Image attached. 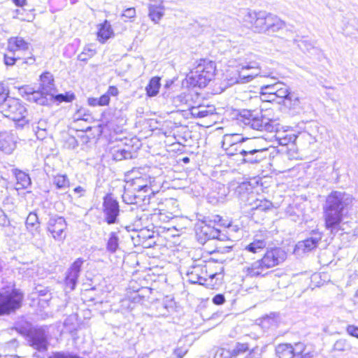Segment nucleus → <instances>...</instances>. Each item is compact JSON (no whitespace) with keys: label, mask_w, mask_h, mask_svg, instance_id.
<instances>
[{"label":"nucleus","mask_w":358,"mask_h":358,"mask_svg":"<svg viewBox=\"0 0 358 358\" xmlns=\"http://www.w3.org/2000/svg\"><path fill=\"white\" fill-rule=\"evenodd\" d=\"M322 238V233L318 230H313L310 236L304 241H299L295 246L294 252H308L315 249Z\"/></svg>","instance_id":"15"},{"label":"nucleus","mask_w":358,"mask_h":358,"mask_svg":"<svg viewBox=\"0 0 358 358\" xmlns=\"http://www.w3.org/2000/svg\"><path fill=\"white\" fill-rule=\"evenodd\" d=\"M271 74L272 73H265L262 72L256 62L243 63L239 64L234 70L231 71L227 76V79L229 85L247 83L258 76L274 78Z\"/></svg>","instance_id":"6"},{"label":"nucleus","mask_w":358,"mask_h":358,"mask_svg":"<svg viewBox=\"0 0 358 358\" xmlns=\"http://www.w3.org/2000/svg\"><path fill=\"white\" fill-rule=\"evenodd\" d=\"M95 54V51L90 48L85 47L84 48L83 52L78 55V59L80 61L85 62L87 61L90 58L93 57Z\"/></svg>","instance_id":"40"},{"label":"nucleus","mask_w":358,"mask_h":358,"mask_svg":"<svg viewBox=\"0 0 358 358\" xmlns=\"http://www.w3.org/2000/svg\"><path fill=\"white\" fill-rule=\"evenodd\" d=\"M214 358H235L231 350L224 348H219L216 350Z\"/></svg>","instance_id":"43"},{"label":"nucleus","mask_w":358,"mask_h":358,"mask_svg":"<svg viewBox=\"0 0 358 358\" xmlns=\"http://www.w3.org/2000/svg\"><path fill=\"white\" fill-rule=\"evenodd\" d=\"M9 98L8 94H0V109L2 110L3 103Z\"/></svg>","instance_id":"60"},{"label":"nucleus","mask_w":358,"mask_h":358,"mask_svg":"<svg viewBox=\"0 0 358 358\" xmlns=\"http://www.w3.org/2000/svg\"><path fill=\"white\" fill-rule=\"evenodd\" d=\"M271 206L272 203L268 200H257L255 201V206L252 207V209L256 208L264 211L271 208Z\"/></svg>","instance_id":"42"},{"label":"nucleus","mask_w":358,"mask_h":358,"mask_svg":"<svg viewBox=\"0 0 358 358\" xmlns=\"http://www.w3.org/2000/svg\"><path fill=\"white\" fill-rule=\"evenodd\" d=\"M275 351L279 358H293V350L291 344H280L276 347Z\"/></svg>","instance_id":"31"},{"label":"nucleus","mask_w":358,"mask_h":358,"mask_svg":"<svg viewBox=\"0 0 358 358\" xmlns=\"http://www.w3.org/2000/svg\"><path fill=\"white\" fill-rule=\"evenodd\" d=\"M278 87L275 90V98H280L284 100L285 104H287V102H297L298 98L293 94L289 92V87L280 82H278Z\"/></svg>","instance_id":"22"},{"label":"nucleus","mask_w":358,"mask_h":358,"mask_svg":"<svg viewBox=\"0 0 358 358\" xmlns=\"http://www.w3.org/2000/svg\"><path fill=\"white\" fill-rule=\"evenodd\" d=\"M287 258L286 252L280 248L268 249L264 256L249 266L243 268L245 277L254 278L265 275V271L282 264Z\"/></svg>","instance_id":"3"},{"label":"nucleus","mask_w":358,"mask_h":358,"mask_svg":"<svg viewBox=\"0 0 358 358\" xmlns=\"http://www.w3.org/2000/svg\"><path fill=\"white\" fill-rule=\"evenodd\" d=\"M298 46L303 52H310L311 50L316 51V49L313 45L306 39H301L299 41Z\"/></svg>","instance_id":"39"},{"label":"nucleus","mask_w":358,"mask_h":358,"mask_svg":"<svg viewBox=\"0 0 358 358\" xmlns=\"http://www.w3.org/2000/svg\"><path fill=\"white\" fill-rule=\"evenodd\" d=\"M249 349L250 346L248 343H237L234 348L231 350V352H233V357L236 358L238 355L245 352L249 350Z\"/></svg>","instance_id":"37"},{"label":"nucleus","mask_w":358,"mask_h":358,"mask_svg":"<svg viewBox=\"0 0 358 358\" xmlns=\"http://www.w3.org/2000/svg\"><path fill=\"white\" fill-rule=\"evenodd\" d=\"M256 138H247L241 136L238 134H225L223 138V145H236L241 143H251Z\"/></svg>","instance_id":"27"},{"label":"nucleus","mask_w":358,"mask_h":358,"mask_svg":"<svg viewBox=\"0 0 358 358\" xmlns=\"http://www.w3.org/2000/svg\"><path fill=\"white\" fill-rule=\"evenodd\" d=\"M148 5V16L150 19L157 24L164 15L163 0H150Z\"/></svg>","instance_id":"18"},{"label":"nucleus","mask_w":358,"mask_h":358,"mask_svg":"<svg viewBox=\"0 0 358 358\" xmlns=\"http://www.w3.org/2000/svg\"><path fill=\"white\" fill-rule=\"evenodd\" d=\"M111 34V30L110 26L102 25L98 31V37L102 39V42L108 39Z\"/></svg>","instance_id":"38"},{"label":"nucleus","mask_w":358,"mask_h":358,"mask_svg":"<svg viewBox=\"0 0 358 358\" xmlns=\"http://www.w3.org/2000/svg\"><path fill=\"white\" fill-rule=\"evenodd\" d=\"M217 233H218V234H217V236H215L214 239H217V240L221 241H224L229 240L227 235L224 234V233H222L220 230L217 229Z\"/></svg>","instance_id":"56"},{"label":"nucleus","mask_w":358,"mask_h":358,"mask_svg":"<svg viewBox=\"0 0 358 358\" xmlns=\"http://www.w3.org/2000/svg\"><path fill=\"white\" fill-rule=\"evenodd\" d=\"M160 85V78L159 77L151 78L145 88L147 95L150 97L156 96L159 92Z\"/></svg>","instance_id":"32"},{"label":"nucleus","mask_w":358,"mask_h":358,"mask_svg":"<svg viewBox=\"0 0 358 358\" xmlns=\"http://www.w3.org/2000/svg\"><path fill=\"white\" fill-rule=\"evenodd\" d=\"M122 16L129 19L134 18L136 16V9L133 7L128 8L126 10H124Z\"/></svg>","instance_id":"48"},{"label":"nucleus","mask_w":358,"mask_h":358,"mask_svg":"<svg viewBox=\"0 0 358 358\" xmlns=\"http://www.w3.org/2000/svg\"><path fill=\"white\" fill-rule=\"evenodd\" d=\"M30 44L22 37H11L8 41V50L14 55L16 51L28 50Z\"/></svg>","instance_id":"23"},{"label":"nucleus","mask_w":358,"mask_h":358,"mask_svg":"<svg viewBox=\"0 0 358 358\" xmlns=\"http://www.w3.org/2000/svg\"><path fill=\"white\" fill-rule=\"evenodd\" d=\"M189 110L194 117L203 118L213 115L214 110L211 106H199L191 107Z\"/></svg>","instance_id":"29"},{"label":"nucleus","mask_w":358,"mask_h":358,"mask_svg":"<svg viewBox=\"0 0 358 358\" xmlns=\"http://www.w3.org/2000/svg\"><path fill=\"white\" fill-rule=\"evenodd\" d=\"M147 195L136 194L131 195L129 192H125L122 199L123 201L128 204H138L141 201H145L146 200Z\"/></svg>","instance_id":"35"},{"label":"nucleus","mask_w":358,"mask_h":358,"mask_svg":"<svg viewBox=\"0 0 358 358\" xmlns=\"http://www.w3.org/2000/svg\"><path fill=\"white\" fill-rule=\"evenodd\" d=\"M73 192L76 194H78L79 195V196L80 197V196H84L86 190H85V189L83 187L78 186L76 188H74Z\"/></svg>","instance_id":"58"},{"label":"nucleus","mask_w":358,"mask_h":358,"mask_svg":"<svg viewBox=\"0 0 358 358\" xmlns=\"http://www.w3.org/2000/svg\"><path fill=\"white\" fill-rule=\"evenodd\" d=\"M243 22L255 33L271 35L285 27V22L279 17L266 10L245 8L241 10Z\"/></svg>","instance_id":"1"},{"label":"nucleus","mask_w":358,"mask_h":358,"mask_svg":"<svg viewBox=\"0 0 358 358\" xmlns=\"http://www.w3.org/2000/svg\"><path fill=\"white\" fill-rule=\"evenodd\" d=\"M346 331L350 336L358 338V327L355 325H348L346 328Z\"/></svg>","instance_id":"50"},{"label":"nucleus","mask_w":358,"mask_h":358,"mask_svg":"<svg viewBox=\"0 0 358 358\" xmlns=\"http://www.w3.org/2000/svg\"><path fill=\"white\" fill-rule=\"evenodd\" d=\"M130 155V153L125 150H121L117 151L115 155V159L117 160H121L122 159H127L128 156Z\"/></svg>","instance_id":"51"},{"label":"nucleus","mask_w":358,"mask_h":358,"mask_svg":"<svg viewBox=\"0 0 358 358\" xmlns=\"http://www.w3.org/2000/svg\"><path fill=\"white\" fill-rule=\"evenodd\" d=\"M24 294L13 286L0 289V316L9 315L21 308Z\"/></svg>","instance_id":"7"},{"label":"nucleus","mask_w":358,"mask_h":358,"mask_svg":"<svg viewBox=\"0 0 358 358\" xmlns=\"http://www.w3.org/2000/svg\"><path fill=\"white\" fill-rule=\"evenodd\" d=\"M98 99L100 106H107L110 103V97L108 94H104Z\"/></svg>","instance_id":"54"},{"label":"nucleus","mask_w":358,"mask_h":358,"mask_svg":"<svg viewBox=\"0 0 358 358\" xmlns=\"http://www.w3.org/2000/svg\"><path fill=\"white\" fill-rule=\"evenodd\" d=\"M45 94H50L53 96L52 92L55 91L54 78L51 73L45 72L40 76V87Z\"/></svg>","instance_id":"24"},{"label":"nucleus","mask_w":358,"mask_h":358,"mask_svg":"<svg viewBox=\"0 0 358 358\" xmlns=\"http://www.w3.org/2000/svg\"><path fill=\"white\" fill-rule=\"evenodd\" d=\"M16 143L12 134H6L0 138V150L10 154L15 149Z\"/></svg>","instance_id":"25"},{"label":"nucleus","mask_w":358,"mask_h":358,"mask_svg":"<svg viewBox=\"0 0 358 358\" xmlns=\"http://www.w3.org/2000/svg\"><path fill=\"white\" fill-rule=\"evenodd\" d=\"M29 345L34 349L43 352L48 350V335L43 328L34 329L28 334Z\"/></svg>","instance_id":"13"},{"label":"nucleus","mask_w":358,"mask_h":358,"mask_svg":"<svg viewBox=\"0 0 358 358\" xmlns=\"http://www.w3.org/2000/svg\"><path fill=\"white\" fill-rule=\"evenodd\" d=\"M150 178L147 177H139L132 180V185L134 190L138 194L141 192L148 194V195L153 193V190L150 187Z\"/></svg>","instance_id":"20"},{"label":"nucleus","mask_w":358,"mask_h":358,"mask_svg":"<svg viewBox=\"0 0 358 358\" xmlns=\"http://www.w3.org/2000/svg\"><path fill=\"white\" fill-rule=\"evenodd\" d=\"M85 262L83 258L76 259L67 271L65 279L66 285L71 290H73L76 286L80 276L81 267Z\"/></svg>","instance_id":"17"},{"label":"nucleus","mask_w":358,"mask_h":358,"mask_svg":"<svg viewBox=\"0 0 358 358\" xmlns=\"http://www.w3.org/2000/svg\"><path fill=\"white\" fill-rule=\"evenodd\" d=\"M215 69V64L213 62L200 60L194 70L188 76L189 83L194 87H205L214 77Z\"/></svg>","instance_id":"8"},{"label":"nucleus","mask_w":358,"mask_h":358,"mask_svg":"<svg viewBox=\"0 0 358 358\" xmlns=\"http://www.w3.org/2000/svg\"><path fill=\"white\" fill-rule=\"evenodd\" d=\"M278 87V82L273 84L263 85L261 87V93L262 95L268 94L271 96V101H275V90Z\"/></svg>","instance_id":"36"},{"label":"nucleus","mask_w":358,"mask_h":358,"mask_svg":"<svg viewBox=\"0 0 358 358\" xmlns=\"http://www.w3.org/2000/svg\"><path fill=\"white\" fill-rule=\"evenodd\" d=\"M237 122L244 127L268 132L277 131L278 124L273 120L263 116L255 110H243L237 116Z\"/></svg>","instance_id":"4"},{"label":"nucleus","mask_w":358,"mask_h":358,"mask_svg":"<svg viewBox=\"0 0 358 358\" xmlns=\"http://www.w3.org/2000/svg\"><path fill=\"white\" fill-rule=\"evenodd\" d=\"M138 236L143 239H146V238L150 239V238H153V232L150 231L148 229H141L140 231Z\"/></svg>","instance_id":"49"},{"label":"nucleus","mask_w":358,"mask_h":358,"mask_svg":"<svg viewBox=\"0 0 358 358\" xmlns=\"http://www.w3.org/2000/svg\"><path fill=\"white\" fill-rule=\"evenodd\" d=\"M270 233L268 231H259L253 238L251 243L245 246L242 250L243 258L255 259V254L261 252L269 242Z\"/></svg>","instance_id":"9"},{"label":"nucleus","mask_w":358,"mask_h":358,"mask_svg":"<svg viewBox=\"0 0 358 358\" xmlns=\"http://www.w3.org/2000/svg\"><path fill=\"white\" fill-rule=\"evenodd\" d=\"M87 102L88 104L91 106H99V101L98 98H89Z\"/></svg>","instance_id":"59"},{"label":"nucleus","mask_w":358,"mask_h":358,"mask_svg":"<svg viewBox=\"0 0 358 358\" xmlns=\"http://www.w3.org/2000/svg\"><path fill=\"white\" fill-rule=\"evenodd\" d=\"M34 117L37 118L36 121L31 123L33 125V130L34 131L37 138L43 139L46 136V130L48 123L45 120L39 119L35 113H31Z\"/></svg>","instance_id":"26"},{"label":"nucleus","mask_w":358,"mask_h":358,"mask_svg":"<svg viewBox=\"0 0 358 358\" xmlns=\"http://www.w3.org/2000/svg\"><path fill=\"white\" fill-rule=\"evenodd\" d=\"M69 141V144L72 146L73 148L78 146V143L75 138L71 137Z\"/></svg>","instance_id":"61"},{"label":"nucleus","mask_w":358,"mask_h":358,"mask_svg":"<svg viewBox=\"0 0 358 358\" xmlns=\"http://www.w3.org/2000/svg\"><path fill=\"white\" fill-rule=\"evenodd\" d=\"M54 98L59 102H71L75 99V95L73 93L69 92L65 94H57Z\"/></svg>","instance_id":"41"},{"label":"nucleus","mask_w":358,"mask_h":358,"mask_svg":"<svg viewBox=\"0 0 358 358\" xmlns=\"http://www.w3.org/2000/svg\"><path fill=\"white\" fill-rule=\"evenodd\" d=\"M119 93V90L118 89L115 87V86H110L107 92L106 93V94H108V96H117Z\"/></svg>","instance_id":"55"},{"label":"nucleus","mask_w":358,"mask_h":358,"mask_svg":"<svg viewBox=\"0 0 358 358\" xmlns=\"http://www.w3.org/2000/svg\"><path fill=\"white\" fill-rule=\"evenodd\" d=\"M66 222L62 217H50L48 222V231L51 234L52 237L58 241L65 239L66 229Z\"/></svg>","instance_id":"14"},{"label":"nucleus","mask_w":358,"mask_h":358,"mask_svg":"<svg viewBox=\"0 0 358 358\" xmlns=\"http://www.w3.org/2000/svg\"><path fill=\"white\" fill-rule=\"evenodd\" d=\"M217 234H218L217 229L212 226L210 222L207 223L206 221L201 222L196 229V236L201 244H204L206 241L214 239Z\"/></svg>","instance_id":"16"},{"label":"nucleus","mask_w":358,"mask_h":358,"mask_svg":"<svg viewBox=\"0 0 358 358\" xmlns=\"http://www.w3.org/2000/svg\"><path fill=\"white\" fill-rule=\"evenodd\" d=\"M38 224V216L34 213H30L26 220V226L27 229L34 227Z\"/></svg>","instance_id":"45"},{"label":"nucleus","mask_w":358,"mask_h":358,"mask_svg":"<svg viewBox=\"0 0 358 358\" xmlns=\"http://www.w3.org/2000/svg\"><path fill=\"white\" fill-rule=\"evenodd\" d=\"M15 178L17 180V185H19V189H26L31 185V179L28 174L21 171H16Z\"/></svg>","instance_id":"33"},{"label":"nucleus","mask_w":358,"mask_h":358,"mask_svg":"<svg viewBox=\"0 0 358 358\" xmlns=\"http://www.w3.org/2000/svg\"><path fill=\"white\" fill-rule=\"evenodd\" d=\"M306 346L303 343H296L294 345H292L293 350V357L298 356H303V354L305 351Z\"/></svg>","instance_id":"44"},{"label":"nucleus","mask_w":358,"mask_h":358,"mask_svg":"<svg viewBox=\"0 0 358 358\" xmlns=\"http://www.w3.org/2000/svg\"><path fill=\"white\" fill-rule=\"evenodd\" d=\"M217 274L208 272V268L206 264H199L194 263L187 271L188 280L192 284L203 285L208 278H214Z\"/></svg>","instance_id":"11"},{"label":"nucleus","mask_w":358,"mask_h":358,"mask_svg":"<svg viewBox=\"0 0 358 358\" xmlns=\"http://www.w3.org/2000/svg\"><path fill=\"white\" fill-rule=\"evenodd\" d=\"M34 62H35V58L34 57H29L25 59V60L24 62V63L29 64V65L34 64Z\"/></svg>","instance_id":"62"},{"label":"nucleus","mask_w":358,"mask_h":358,"mask_svg":"<svg viewBox=\"0 0 358 358\" xmlns=\"http://www.w3.org/2000/svg\"><path fill=\"white\" fill-rule=\"evenodd\" d=\"M52 182L57 189L62 190H66L70 184L69 180L66 175H57L54 176Z\"/></svg>","instance_id":"34"},{"label":"nucleus","mask_w":358,"mask_h":358,"mask_svg":"<svg viewBox=\"0 0 358 358\" xmlns=\"http://www.w3.org/2000/svg\"><path fill=\"white\" fill-rule=\"evenodd\" d=\"M17 58L15 57L13 55L10 56L8 54L4 55V64L6 66H13L15 64Z\"/></svg>","instance_id":"47"},{"label":"nucleus","mask_w":358,"mask_h":358,"mask_svg":"<svg viewBox=\"0 0 358 358\" xmlns=\"http://www.w3.org/2000/svg\"><path fill=\"white\" fill-rule=\"evenodd\" d=\"M1 113L3 116L16 122L17 127H23L37 120L29 112L25 106L18 99L9 97L3 104Z\"/></svg>","instance_id":"5"},{"label":"nucleus","mask_w":358,"mask_h":358,"mask_svg":"<svg viewBox=\"0 0 358 358\" xmlns=\"http://www.w3.org/2000/svg\"><path fill=\"white\" fill-rule=\"evenodd\" d=\"M259 139L256 138L253 143L248 144L249 148L241 159L243 163L251 164H259L266 159L268 156V149L261 147L257 143Z\"/></svg>","instance_id":"10"},{"label":"nucleus","mask_w":358,"mask_h":358,"mask_svg":"<svg viewBox=\"0 0 358 358\" xmlns=\"http://www.w3.org/2000/svg\"><path fill=\"white\" fill-rule=\"evenodd\" d=\"M106 250L110 254L115 253L119 249L120 238L118 232L111 231L106 240Z\"/></svg>","instance_id":"28"},{"label":"nucleus","mask_w":358,"mask_h":358,"mask_svg":"<svg viewBox=\"0 0 358 358\" xmlns=\"http://www.w3.org/2000/svg\"><path fill=\"white\" fill-rule=\"evenodd\" d=\"M102 207L106 222L108 224L117 223L120 212L118 201L108 194L103 198Z\"/></svg>","instance_id":"12"},{"label":"nucleus","mask_w":358,"mask_h":358,"mask_svg":"<svg viewBox=\"0 0 358 358\" xmlns=\"http://www.w3.org/2000/svg\"><path fill=\"white\" fill-rule=\"evenodd\" d=\"M249 143H241L236 145H223L222 148L225 150L226 153L229 156H237L238 160L241 161L245 152H247Z\"/></svg>","instance_id":"21"},{"label":"nucleus","mask_w":358,"mask_h":358,"mask_svg":"<svg viewBox=\"0 0 358 358\" xmlns=\"http://www.w3.org/2000/svg\"><path fill=\"white\" fill-rule=\"evenodd\" d=\"M348 345L345 340L340 339L338 340L334 345V348L335 350L338 351H345L348 349Z\"/></svg>","instance_id":"46"},{"label":"nucleus","mask_w":358,"mask_h":358,"mask_svg":"<svg viewBox=\"0 0 358 358\" xmlns=\"http://www.w3.org/2000/svg\"><path fill=\"white\" fill-rule=\"evenodd\" d=\"M352 202L350 194L341 191H334L328 195L324 206L325 227L331 234L341 229L339 225L342 222L344 210Z\"/></svg>","instance_id":"2"},{"label":"nucleus","mask_w":358,"mask_h":358,"mask_svg":"<svg viewBox=\"0 0 358 358\" xmlns=\"http://www.w3.org/2000/svg\"><path fill=\"white\" fill-rule=\"evenodd\" d=\"M235 193L239 196L241 201L251 204L250 197L254 196L253 187L250 182H243L236 188Z\"/></svg>","instance_id":"19"},{"label":"nucleus","mask_w":358,"mask_h":358,"mask_svg":"<svg viewBox=\"0 0 358 358\" xmlns=\"http://www.w3.org/2000/svg\"><path fill=\"white\" fill-rule=\"evenodd\" d=\"M246 358H259L258 355H256L253 351L250 352V354L246 357Z\"/></svg>","instance_id":"64"},{"label":"nucleus","mask_w":358,"mask_h":358,"mask_svg":"<svg viewBox=\"0 0 358 358\" xmlns=\"http://www.w3.org/2000/svg\"><path fill=\"white\" fill-rule=\"evenodd\" d=\"M9 224V220L7 215L3 210L0 212V225L2 227H6Z\"/></svg>","instance_id":"53"},{"label":"nucleus","mask_w":358,"mask_h":358,"mask_svg":"<svg viewBox=\"0 0 358 358\" xmlns=\"http://www.w3.org/2000/svg\"><path fill=\"white\" fill-rule=\"evenodd\" d=\"M6 233L7 234L8 236H11L13 234V227H12L9 224L8 226H6Z\"/></svg>","instance_id":"63"},{"label":"nucleus","mask_w":358,"mask_h":358,"mask_svg":"<svg viewBox=\"0 0 358 358\" xmlns=\"http://www.w3.org/2000/svg\"><path fill=\"white\" fill-rule=\"evenodd\" d=\"M29 96L27 97V100L29 101L35 102L39 105H45L48 102L47 96L50 95V94H45L43 90L40 87L37 90H34V92H29Z\"/></svg>","instance_id":"30"},{"label":"nucleus","mask_w":358,"mask_h":358,"mask_svg":"<svg viewBox=\"0 0 358 358\" xmlns=\"http://www.w3.org/2000/svg\"><path fill=\"white\" fill-rule=\"evenodd\" d=\"M187 353V350H184L182 348H177L174 350V355L178 357V358H182Z\"/></svg>","instance_id":"57"},{"label":"nucleus","mask_w":358,"mask_h":358,"mask_svg":"<svg viewBox=\"0 0 358 358\" xmlns=\"http://www.w3.org/2000/svg\"><path fill=\"white\" fill-rule=\"evenodd\" d=\"M213 303L215 305H222L225 301V298L223 294H216L212 299Z\"/></svg>","instance_id":"52"}]
</instances>
